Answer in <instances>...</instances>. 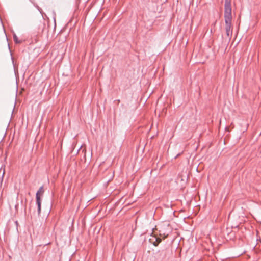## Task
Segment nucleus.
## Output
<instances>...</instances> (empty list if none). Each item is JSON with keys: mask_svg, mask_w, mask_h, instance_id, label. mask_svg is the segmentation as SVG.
<instances>
[{"mask_svg": "<svg viewBox=\"0 0 261 261\" xmlns=\"http://www.w3.org/2000/svg\"><path fill=\"white\" fill-rule=\"evenodd\" d=\"M232 10L231 0H225L224 4V18L225 22V31L229 40L231 39L232 34L231 26Z\"/></svg>", "mask_w": 261, "mask_h": 261, "instance_id": "obj_1", "label": "nucleus"}, {"mask_svg": "<svg viewBox=\"0 0 261 261\" xmlns=\"http://www.w3.org/2000/svg\"><path fill=\"white\" fill-rule=\"evenodd\" d=\"M44 193L43 187L41 186L39 188V190L37 191L36 193V203L37 204L38 207V213L39 214L41 211V200L40 198V195L43 194Z\"/></svg>", "mask_w": 261, "mask_h": 261, "instance_id": "obj_2", "label": "nucleus"}, {"mask_svg": "<svg viewBox=\"0 0 261 261\" xmlns=\"http://www.w3.org/2000/svg\"><path fill=\"white\" fill-rule=\"evenodd\" d=\"M13 39L16 43H20L21 41L18 40V38L16 34H14Z\"/></svg>", "mask_w": 261, "mask_h": 261, "instance_id": "obj_3", "label": "nucleus"}, {"mask_svg": "<svg viewBox=\"0 0 261 261\" xmlns=\"http://www.w3.org/2000/svg\"><path fill=\"white\" fill-rule=\"evenodd\" d=\"M38 10H39V12H41V9H38Z\"/></svg>", "mask_w": 261, "mask_h": 261, "instance_id": "obj_4", "label": "nucleus"}, {"mask_svg": "<svg viewBox=\"0 0 261 261\" xmlns=\"http://www.w3.org/2000/svg\"><path fill=\"white\" fill-rule=\"evenodd\" d=\"M158 244H155V243H154V246H157Z\"/></svg>", "mask_w": 261, "mask_h": 261, "instance_id": "obj_5", "label": "nucleus"}]
</instances>
